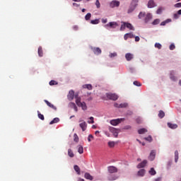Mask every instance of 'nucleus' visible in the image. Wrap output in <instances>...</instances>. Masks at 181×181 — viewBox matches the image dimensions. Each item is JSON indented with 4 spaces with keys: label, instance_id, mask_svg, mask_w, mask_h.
Instances as JSON below:
<instances>
[{
    "label": "nucleus",
    "instance_id": "f257e3e1",
    "mask_svg": "<svg viewBox=\"0 0 181 181\" xmlns=\"http://www.w3.org/2000/svg\"><path fill=\"white\" fill-rule=\"evenodd\" d=\"M68 100L69 101H72L74 99H76V104L78 105V107H81V110H87V105L84 102H81V98L78 97V94L76 93L74 94V91L73 90H70L67 95Z\"/></svg>",
    "mask_w": 181,
    "mask_h": 181
},
{
    "label": "nucleus",
    "instance_id": "f03ea898",
    "mask_svg": "<svg viewBox=\"0 0 181 181\" xmlns=\"http://www.w3.org/2000/svg\"><path fill=\"white\" fill-rule=\"evenodd\" d=\"M138 0H132L130 7H129L127 13H132L133 11H134L135 8H136L138 6Z\"/></svg>",
    "mask_w": 181,
    "mask_h": 181
},
{
    "label": "nucleus",
    "instance_id": "7ed1b4c3",
    "mask_svg": "<svg viewBox=\"0 0 181 181\" xmlns=\"http://www.w3.org/2000/svg\"><path fill=\"white\" fill-rule=\"evenodd\" d=\"M106 98H107L108 100L116 101L119 98V96L115 93H106Z\"/></svg>",
    "mask_w": 181,
    "mask_h": 181
},
{
    "label": "nucleus",
    "instance_id": "20e7f679",
    "mask_svg": "<svg viewBox=\"0 0 181 181\" xmlns=\"http://www.w3.org/2000/svg\"><path fill=\"white\" fill-rule=\"evenodd\" d=\"M118 26H119V24H117V22H110V23H108L107 24H106L105 25H104V28H110L112 29H115Z\"/></svg>",
    "mask_w": 181,
    "mask_h": 181
},
{
    "label": "nucleus",
    "instance_id": "39448f33",
    "mask_svg": "<svg viewBox=\"0 0 181 181\" xmlns=\"http://www.w3.org/2000/svg\"><path fill=\"white\" fill-rule=\"evenodd\" d=\"M124 120V118H119V119L110 120V124L112 126H117V124H119V123H121Z\"/></svg>",
    "mask_w": 181,
    "mask_h": 181
},
{
    "label": "nucleus",
    "instance_id": "423d86ee",
    "mask_svg": "<svg viewBox=\"0 0 181 181\" xmlns=\"http://www.w3.org/2000/svg\"><path fill=\"white\" fill-rule=\"evenodd\" d=\"M79 127H81V131L85 132L87 129V123L84 120H79Z\"/></svg>",
    "mask_w": 181,
    "mask_h": 181
},
{
    "label": "nucleus",
    "instance_id": "0eeeda50",
    "mask_svg": "<svg viewBox=\"0 0 181 181\" xmlns=\"http://www.w3.org/2000/svg\"><path fill=\"white\" fill-rule=\"evenodd\" d=\"M107 171L110 174H114L117 173V168L115 166H108Z\"/></svg>",
    "mask_w": 181,
    "mask_h": 181
},
{
    "label": "nucleus",
    "instance_id": "6e6552de",
    "mask_svg": "<svg viewBox=\"0 0 181 181\" xmlns=\"http://www.w3.org/2000/svg\"><path fill=\"white\" fill-rule=\"evenodd\" d=\"M109 131L113 134V136L117 138L119 134V131L116 129L115 127H109Z\"/></svg>",
    "mask_w": 181,
    "mask_h": 181
},
{
    "label": "nucleus",
    "instance_id": "1a4fd4ad",
    "mask_svg": "<svg viewBox=\"0 0 181 181\" xmlns=\"http://www.w3.org/2000/svg\"><path fill=\"white\" fill-rule=\"evenodd\" d=\"M151 19H153V15L151 13H147L144 18L145 23H148Z\"/></svg>",
    "mask_w": 181,
    "mask_h": 181
},
{
    "label": "nucleus",
    "instance_id": "9d476101",
    "mask_svg": "<svg viewBox=\"0 0 181 181\" xmlns=\"http://www.w3.org/2000/svg\"><path fill=\"white\" fill-rule=\"evenodd\" d=\"M175 75V72L174 71H171L170 72V79H171V81L174 82L177 81V78Z\"/></svg>",
    "mask_w": 181,
    "mask_h": 181
},
{
    "label": "nucleus",
    "instance_id": "9b49d317",
    "mask_svg": "<svg viewBox=\"0 0 181 181\" xmlns=\"http://www.w3.org/2000/svg\"><path fill=\"white\" fill-rule=\"evenodd\" d=\"M110 8H114L115 7L119 6V1H112L110 4Z\"/></svg>",
    "mask_w": 181,
    "mask_h": 181
},
{
    "label": "nucleus",
    "instance_id": "f8f14e48",
    "mask_svg": "<svg viewBox=\"0 0 181 181\" xmlns=\"http://www.w3.org/2000/svg\"><path fill=\"white\" fill-rule=\"evenodd\" d=\"M155 158H156V151H151V152H150V155L148 156V160L150 161H153V160H155Z\"/></svg>",
    "mask_w": 181,
    "mask_h": 181
},
{
    "label": "nucleus",
    "instance_id": "ddd939ff",
    "mask_svg": "<svg viewBox=\"0 0 181 181\" xmlns=\"http://www.w3.org/2000/svg\"><path fill=\"white\" fill-rule=\"evenodd\" d=\"M126 26L127 28H128L130 30H134V27H133L132 24L125 22H122Z\"/></svg>",
    "mask_w": 181,
    "mask_h": 181
},
{
    "label": "nucleus",
    "instance_id": "4468645a",
    "mask_svg": "<svg viewBox=\"0 0 181 181\" xmlns=\"http://www.w3.org/2000/svg\"><path fill=\"white\" fill-rule=\"evenodd\" d=\"M155 6H156V5L154 1L153 0L148 1V4H147V7H148V8H153Z\"/></svg>",
    "mask_w": 181,
    "mask_h": 181
},
{
    "label": "nucleus",
    "instance_id": "2eb2a0df",
    "mask_svg": "<svg viewBox=\"0 0 181 181\" xmlns=\"http://www.w3.org/2000/svg\"><path fill=\"white\" fill-rule=\"evenodd\" d=\"M146 163H148V160H143L141 163L138 164L137 168H144V167H146Z\"/></svg>",
    "mask_w": 181,
    "mask_h": 181
},
{
    "label": "nucleus",
    "instance_id": "dca6fc26",
    "mask_svg": "<svg viewBox=\"0 0 181 181\" xmlns=\"http://www.w3.org/2000/svg\"><path fill=\"white\" fill-rule=\"evenodd\" d=\"M93 52H94L95 54L99 55L101 54V49L99 47H94L92 48Z\"/></svg>",
    "mask_w": 181,
    "mask_h": 181
},
{
    "label": "nucleus",
    "instance_id": "f3484780",
    "mask_svg": "<svg viewBox=\"0 0 181 181\" xmlns=\"http://www.w3.org/2000/svg\"><path fill=\"white\" fill-rule=\"evenodd\" d=\"M125 58H126L127 62H130L131 60L133 59L134 55L131 53H127L126 55H125Z\"/></svg>",
    "mask_w": 181,
    "mask_h": 181
},
{
    "label": "nucleus",
    "instance_id": "a211bd4d",
    "mask_svg": "<svg viewBox=\"0 0 181 181\" xmlns=\"http://www.w3.org/2000/svg\"><path fill=\"white\" fill-rule=\"evenodd\" d=\"M44 102L46 103V104H47V105H48V107H49L50 108L53 109L54 110H57V108L55 106H54L53 104H51V103H49L48 100H45Z\"/></svg>",
    "mask_w": 181,
    "mask_h": 181
},
{
    "label": "nucleus",
    "instance_id": "6ab92c4d",
    "mask_svg": "<svg viewBox=\"0 0 181 181\" xmlns=\"http://www.w3.org/2000/svg\"><path fill=\"white\" fill-rule=\"evenodd\" d=\"M107 179L109 181H115L117 179V176L115 175H109Z\"/></svg>",
    "mask_w": 181,
    "mask_h": 181
},
{
    "label": "nucleus",
    "instance_id": "aec40b11",
    "mask_svg": "<svg viewBox=\"0 0 181 181\" xmlns=\"http://www.w3.org/2000/svg\"><path fill=\"white\" fill-rule=\"evenodd\" d=\"M69 107L71 109H74L75 112H78V107L74 103H70Z\"/></svg>",
    "mask_w": 181,
    "mask_h": 181
},
{
    "label": "nucleus",
    "instance_id": "412c9836",
    "mask_svg": "<svg viewBox=\"0 0 181 181\" xmlns=\"http://www.w3.org/2000/svg\"><path fill=\"white\" fill-rule=\"evenodd\" d=\"M128 38H134V35L132 33H128L124 35V40H128Z\"/></svg>",
    "mask_w": 181,
    "mask_h": 181
},
{
    "label": "nucleus",
    "instance_id": "4be33fe9",
    "mask_svg": "<svg viewBox=\"0 0 181 181\" xmlns=\"http://www.w3.org/2000/svg\"><path fill=\"white\" fill-rule=\"evenodd\" d=\"M168 127L171 128V129H176L178 126L176 124L168 123Z\"/></svg>",
    "mask_w": 181,
    "mask_h": 181
},
{
    "label": "nucleus",
    "instance_id": "5701e85b",
    "mask_svg": "<svg viewBox=\"0 0 181 181\" xmlns=\"http://www.w3.org/2000/svg\"><path fill=\"white\" fill-rule=\"evenodd\" d=\"M37 53H38V56L40 57H43V49H42V47H38Z\"/></svg>",
    "mask_w": 181,
    "mask_h": 181
},
{
    "label": "nucleus",
    "instance_id": "b1692460",
    "mask_svg": "<svg viewBox=\"0 0 181 181\" xmlns=\"http://www.w3.org/2000/svg\"><path fill=\"white\" fill-rule=\"evenodd\" d=\"M146 174V170L141 169L139 171H138V176L144 177Z\"/></svg>",
    "mask_w": 181,
    "mask_h": 181
},
{
    "label": "nucleus",
    "instance_id": "393cba45",
    "mask_svg": "<svg viewBox=\"0 0 181 181\" xmlns=\"http://www.w3.org/2000/svg\"><path fill=\"white\" fill-rule=\"evenodd\" d=\"M78 152L79 154H83L84 153V148L82 146L78 145Z\"/></svg>",
    "mask_w": 181,
    "mask_h": 181
},
{
    "label": "nucleus",
    "instance_id": "a878e982",
    "mask_svg": "<svg viewBox=\"0 0 181 181\" xmlns=\"http://www.w3.org/2000/svg\"><path fill=\"white\" fill-rule=\"evenodd\" d=\"M85 178L89 180L90 181L93 180V177L91 176L89 173H85Z\"/></svg>",
    "mask_w": 181,
    "mask_h": 181
},
{
    "label": "nucleus",
    "instance_id": "bb28decb",
    "mask_svg": "<svg viewBox=\"0 0 181 181\" xmlns=\"http://www.w3.org/2000/svg\"><path fill=\"white\" fill-rule=\"evenodd\" d=\"M58 122H59V118L56 117V118H54L53 120L49 122V124H56V123H58Z\"/></svg>",
    "mask_w": 181,
    "mask_h": 181
},
{
    "label": "nucleus",
    "instance_id": "cd10ccee",
    "mask_svg": "<svg viewBox=\"0 0 181 181\" xmlns=\"http://www.w3.org/2000/svg\"><path fill=\"white\" fill-rule=\"evenodd\" d=\"M171 22H172L171 19H167L165 21L161 22L160 25L164 26V25H166L167 23H171Z\"/></svg>",
    "mask_w": 181,
    "mask_h": 181
},
{
    "label": "nucleus",
    "instance_id": "c85d7f7f",
    "mask_svg": "<svg viewBox=\"0 0 181 181\" xmlns=\"http://www.w3.org/2000/svg\"><path fill=\"white\" fill-rule=\"evenodd\" d=\"M146 132H148V130L144 128H142L141 129L138 130V134H144Z\"/></svg>",
    "mask_w": 181,
    "mask_h": 181
},
{
    "label": "nucleus",
    "instance_id": "c756f323",
    "mask_svg": "<svg viewBox=\"0 0 181 181\" xmlns=\"http://www.w3.org/2000/svg\"><path fill=\"white\" fill-rule=\"evenodd\" d=\"M74 169L76 172V173H78V175H81V170L78 165H74Z\"/></svg>",
    "mask_w": 181,
    "mask_h": 181
},
{
    "label": "nucleus",
    "instance_id": "7c9ffc66",
    "mask_svg": "<svg viewBox=\"0 0 181 181\" xmlns=\"http://www.w3.org/2000/svg\"><path fill=\"white\" fill-rule=\"evenodd\" d=\"M68 156L70 158H74V152L71 148L68 149Z\"/></svg>",
    "mask_w": 181,
    "mask_h": 181
},
{
    "label": "nucleus",
    "instance_id": "2f4dec72",
    "mask_svg": "<svg viewBox=\"0 0 181 181\" xmlns=\"http://www.w3.org/2000/svg\"><path fill=\"white\" fill-rule=\"evenodd\" d=\"M178 159H179V153H178V151H175V163H177Z\"/></svg>",
    "mask_w": 181,
    "mask_h": 181
},
{
    "label": "nucleus",
    "instance_id": "473e14b6",
    "mask_svg": "<svg viewBox=\"0 0 181 181\" xmlns=\"http://www.w3.org/2000/svg\"><path fill=\"white\" fill-rule=\"evenodd\" d=\"M158 117H160V119L164 118L165 117V112L163 110H160L158 115Z\"/></svg>",
    "mask_w": 181,
    "mask_h": 181
},
{
    "label": "nucleus",
    "instance_id": "72a5a7b5",
    "mask_svg": "<svg viewBox=\"0 0 181 181\" xmlns=\"http://www.w3.org/2000/svg\"><path fill=\"white\" fill-rule=\"evenodd\" d=\"M83 88H87L88 90H92V85L91 84H85L83 86Z\"/></svg>",
    "mask_w": 181,
    "mask_h": 181
},
{
    "label": "nucleus",
    "instance_id": "f704fd0d",
    "mask_svg": "<svg viewBox=\"0 0 181 181\" xmlns=\"http://www.w3.org/2000/svg\"><path fill=\"white\" fill-rule=\"evenodd\" d=\"M156 173V170L154 168H150V170H149V174L152 176L155 175Z\"/></svg>",
    "mask_w": 181,
    "mask_h": 181
},
{
    "label": "nucleus",
    "instance_id": "c9c22d12",
    "mask_svg": "<svg viewBox=\"0 0 181 181\" xmlns=\"http://www.w3.org/2000/svg\"><path fill=\"white\" fill-rule=\"evenodd\" d=\"M109 148H114L115 147V141H108V144H107Z\"/></svg>",
    "mask_w": 181,
    "mask_h": 181
},
{
    "label": "nucleus",
    "instance_id": "e433bc0d",
    "mask_svg": "<svg viewBox=\"0 0 181 181\" xmlns=\"http://www.w3.org/2000/svg\"><path fill=\"white\" fill-rule=\"evenodd\" d=\"M91 18V13H88L85 16L86 21H89Z\"/></svg>",
    "mask_w": 181,
    "mask_h": 181
},
{
    "label": "nucleus",
    "instance_id": "4c0bfd02",
    "mask_svg": "<svg viewBox=\"0 0 181 181\" xmlns=\"http://www.w3.org/2000/svg\"><path fill=\"white\" fill-rule=\"evenodd\" d=\"M128 107V104L127 103H122L119 105V108H126Z\"/></svg>",
    "mask_w": 181,
    "mask_h": 181
},
{
    "label": "nucleus",
    "instance_id": "58836bf2",
    "mask_svg": "<svg viewBox=\"0 0 181 181\" xmlns=\"http://www.w3.org/2000/svg\"><path fill=\"white\" fill-rule=\"evenodd\" d=\"M160 23V19H156L152 22V25H156Z\"/></svg>",
    "mask_w": 181,
    "mask_h": 181
},
{
    "label": "nucleus",
    "instance_id": "ea45409f",
    "mask_svg": "<svg viewBox=\"0 0 181 181\" xmlns=\"http://www.w3.org/2000/svg\"><path fill=\"white\" fill-rule=\"evenodd\" d=\"M98 23H99V20L98 19L90 21V24L97 25Z\"/></svg>",
    "mask_w": 181,
    "mask_h": 181
},
{
    "label": "nucleus",
    "instance_id": "a19ab883",
    "mask_svg": "<svg viewBox=\"0 0 181 181\" xmlns=\"http://www.w3.org/2000/svg\"><path fill=\"white\" fill-rule=\"evenodd\" d=\"M49 86H57L58 83L54 80L50 81L49 83Z\"/></svg>",
    "mask_w": 181,
    "mask_h": 181
},
{
    "label": "nucleus",
    "instance_id": "79ce46f5",
    "mask_svg": "<svg viewBox=\"0 0 181 181\" xmlns=\"http://www.w3.org/2000/svg\"><path fill=\"white\" fill-rule=\"evenodd\" d=\"M144 16H146V13H143V12H140L139 15H138V18H139V19H141Z\"/></svg>",
    "mask_w": 181,
    "mask_h": 181
},
{
    "label": "nucleus",
    "instance_id": "37998d69",
    "mask_svg": "<svg viewBox=\"0 0 181 181\" xmlns=\"http://www.w3.org/2000/svg\"><path fill=\"white\" fill-rule=\"evenodd\" d=\"M38 118H40L41 120L44 121L45 120V117L43 115H42L41 113L38 112Z\"/></svg>",
    "mask_w": 181,
    "mask_h": 181
},
{
    "label": "nucleus",
    "instance_id": "c03bdc74",
    "mask_svg": "<svg viewBox=\"0 0 181 181\" xmlns=\"http://www.w3.org/2000/svg\"><path fill=\"white\" fill-rule=\"evenodd\" d=\"M162 11H163V8L160 7L158 8V10H156V14L160 15V13H162Z\"/></svg>",
    "mask_w": 181,
    "mask_h": 181
},
{
    "label": "nucleus",
    "instance_id": "a18cd8bd",
    "mask_svg": "<svg viewBox=\"0 0 181 181\" xmlns=\"http://www.w3.org/2000/svg\"><path fill=\"white\" fill-rule=\"evenodd\" d=\"M154 47L158 48V49H162V45H160V43H156V45H154Z\"/></svg>",
    "mask_w": 181,
    "mask_h": 181
},
{
    "label": "nucleus",
    "instance_id": "49530a36",
    "mask_svg": "<svg viewBox=\"0 0 181 181\" xmlns=\"http://www.w3.org/2000/svg\"><path fill=\"white\" fill-rule=\"evenodd\" d=\"M134 86H136L137 87H141V83H140V82H138L137 81H134Z\"/></svg>",
    "mask_w": 181,
    "mask_h": 181
},
{
    "label": "nucleus",
    "instance_id": "de8ad7c7",
    "mask_svg": "<svg viewBox=\"0 0 181 181\" xmlns=\"http://www.w3.org/2000/svg\"><path fill=\"white\" fill-rule=\"evenodd\" d=\"M89 119L90 121V120L88 121V123H89V124H94V117H90Z\"/></svg>",
    "mask_w": 181,
    "mask_h": 181
},
{
    "label": "nucleus",
    "instance_id": "09e8293b",
    "mask_svg": "<svg viewBox=\"0 0 181 181\" xmlns=\"http://www.w3.org/2000/svg\"><path fill=\"white\" fill-rule=\"evenodd\" d=\"M117 54L116 52L110 53V54H109V57H110V58H113V57H117Z\"/></svg>",
    "mask_w": 181,
    "mask_h": 181
},
{
    "label": "nucleus",
    "instance_id": "8fccbe9b",
    "mask_svg": "<svg viewBox=\"0 0 181 181\" xmlns=\"http://www.w3.org/2000/svg\"><path fill=\"white\" fill-rule=\"evenodd\" d=\"M169 49L170 50L173 51L174 49H175V45L172 44L171 45H170Z\"/></svg>",
    "mask_w": 181,
    "mask_h": 181
},
{
    "label": "nucleus",
    "instance_id": "3c124183",
    "mask_svg": "<svg viewBox=\"0 0 181 181\" xmlns=\"http://www.w3.org/2000/svg\"><path fill=\"white\" fill-rule=\"evenodd\" d=\"M126 28L125 25L122 23V25H120V31L125 30Z\"/></svg>",
    "mask_w": 181,
    "mask_h": 181
},
{
    "label": "nucleus",
    "instance_id": "603ef678",
    "mask_svg": "<svg viewBox=\"0 0 181 181\" xmlns=\"http://www.w3.org/2000/svg\"><path fill=\"white\" fill-rule=\"evenodd\" d=\"M174 6L177 8H181V2L175 4Z\"/></svg>",
    "mask_w": 181,
    "mask_h": 181
},
{
    "label": "nucleus",
    "instance_id": "864d4df0",
    "mask_svg": "<svg viewBox=\"0 0 181 181\" xmlns=\"http://www.w3.org/2000/svg\"><path fill=\"white\" fill-rule=\"evenodd\" d=\"M74 141L78 143V136L76 134H74Z\"/></svg>",
    "mask_w": 181,
    "mask_h": 181
},
{
    "label": "nucleus",
    "instance_id": "5fc2aeb1",
    "mask_svg": "<svg viewBox=\"0 0 181 181\" xmlns=\"http://www.w3.org/2000/svg\"><path fill=\"white\" fill-rule=\"evenodd\" d=\"M95 5L97 6V8H100V3L99 2L98 0L96 1Z\"/></svg>",
    "mask_w": 181,
    "mask_h": 181
},
{
    "label": "nucleus",
    "instance_id": "6e6d98bb",
    "mask_svg": "<svg viewBox=\"0 0 181 181\" xmlns=\"http://www.w3.org/2000/svg\"><path fill=\"white\" fill-rule=\"evenodd\" d=\"M145 140L151 142V141L153 140V139L151 138V136H148V137L145 138Z\"/></svg>",
    "mask_w": 181,
    "mask_h": 181
},
{
    "label": "nucleus",
    "instance_id": "4d7b16f0",
    "mask_svg": "<svg viewBox=\"0 0 181 181\" xmlns=\"http://www.w3.org/2000/svg\"><path fill=\"white\" fill-rule=\"evenodd\" d=\"M91 139H93V136H92V134H90L88 137V141L91 142Z\"/></svg>",
    "mask_w": 181,
    "mask_h": 181
},
{
    "label": "nucleus",
    "instance_id": "13d9d810",
    "mask_svg": "<svg viewBox=\"0 0 181 181\" xmlns=\"http://www.w3.org/2000/svg\"><path fill=\"white\" fill-rule=\"evenodd\" d=\"M136 122H137V124H141V119L139 118V117L136 119Z\"/></svg>",
    "mask_w": 181,
    "mask_h": 181
},
{
    "label": "nucleus",
    "instance_id": "bf43d9fd",
    "mask_svg": "<svg viewBox=\"0 0 181 181\" xmlns=\"http://www.w3.org/2000/svg\"><path fill=\"white\" fill-rule=\"evenodd\" d=\"M72 29H74V30L76 31L78 30V25H74V27H72Z\"/></svg>",
    "mask_w": 181,
    "mask_h": 181
},
{
    "label": "nucleus",
    "instance_id": "052dcab7",
    "mask_svg": "<svg viewBox=\"0 0 181 181\" xmlns=\"http://www.w3.org/2000/svg\"><path fill=\"white\" fill-rule=\"evenodd\" d=\"M178 15L179 14H177V13H175L174 16H173L174 18L175 19H178V18H179Z\"/></svg>",
    "mask_w": 181,
    "mask_h": 181
},
{
    "label": "nucleus",
    "instance_id": "680f3d73",
    "mask_svg": "<svg viewBox=\"0 0 181 181\" xmlns=\"http://www.w3.org/2000/svg\"><path fill=\"white\" fill-rule=\"evenodd\" d=\"M106 23H107V19H102V23L105 24Z\"/></svg>",
    "mask_w": 181,
    "mask_h": 181
},
{
    "label": "nucleus",
    "instance_id": "e2e57ef3",
    "mask_svg": "<svg viewBox=\"0 0 181 181\" xmlns=\"http://www.w3.org/2000/svg\"><path fill=\"white\" fill-rule=\"evenodd\" d=\"M139 40H140L139 37L136 36V37H135V42H139Z\"/></svg>",
    "mask_w": 181,
    "mask_h": 181
},
{
    "label": "nucleus",
    "instance_id": "0e129e2a",
    "mask_svg": "<svg viewBox=\"0 0 181 181\" xmlns=\"http://www.w3.org/2000/svg\"><path fill=\"white\" fill-rule=\"evenodd\" d=\"M72 6L78 7V6H80V4H78L77 3H74V4H72Z\"/></svg>",
    "mask_w": 181,
    "mask_h": 181
},
{
    "label": "nucleus",
    "instance_id": "69168bd1",
    "mask_svg": "<svg viewBox=\"0 0 181 181\" xmlns=\"http://www.w3.org/2000/svg\"><path fill=\"white\" fill-rule=\"evenodd\" d=\"M177 15H181V9L177 12Z\"/></svg>",
    "mask_w": 181,
    "mask_h": 181
},
{
    "label": "nucleus",
    "instance_id": "338daca9",
    "mask_svg": "<svg viewBox=\"0 0 181 181\" xmlns=\"http://www.w3.org/2000/svg\"><path fill=\"white\" fill-rule=\"evenodd\" d=\"M100 133V132L99 131H96V132H95V135H98V134Z\"/></svg>",
    "mask_w": 181,
    "mask_h": 181
},
{
    "label": "nucleus",
    "instance_id": "774afa93",
    "mask_svg": "<svg viewBox=\"0 0 181 181\" xmlns=\"http://www.w3.org/2000/svg\"><path fill=\"white\" fill-rule=\"evenodd\" d=\"M119 104H117V103L115 104V107L119 108Z\"/></svg>",
    "mask_w": 181,
    "mask_h": 181
}]
</instances>
